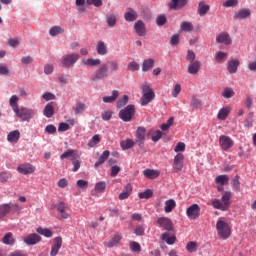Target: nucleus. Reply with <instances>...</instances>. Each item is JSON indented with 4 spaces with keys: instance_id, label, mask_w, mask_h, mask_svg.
Listing matches in <instances>:
<instances>
[{
    "instance_id": "1",
    "label": "nucleus",
    "mask_w": 256,
    "mask_h": 256,
    "mask_svg": "<svg viewBox=\"0 0 256 256\" xmlns=\"http://www.w3.org/2000/svg\"><path fill=\"white\" fill-rule=\"evenodd\" d=\"M231 197H233L231 191L223 192L221 200H212V207H214V209H219L220 211H228L229 207H231Z\"/></svg>"
},
{
    "instance_id": "2",
    "label": "nucleus",
    "mask_w": 256,
    "mask_h": 256,
    "mask_svg": "<svg viewBox=\"0 0 256 256\" xmlns=\"http://www.w3.org/2000/svg\"><path fill=\"white\" fill-rule=\"evenodd\" d=\"M216 231L218 233V237L221 239H229L231 237V225L225 222V220H218L216 223Z\"/></svg>"
},
{
    "instance_id": "3",
    "label": "nucleus",
    "mask_w": 256,
    "mask_h": 256,
    "mask_svg": "<svg viewBox=\"0 0 256 256\" xmlns=\"http://www.w3.org/2000/svg\"><path fill=\"white\" fill-rule=\"evenodd\" d=\"M154 99L155 92H153V89H151V86H149V84H144L142 86V97L140 99L142 107H145V105H149V103H151Z\"/></svg>"
},
{
    "instance_id": "4",
    "label": "nucleus",
    "mask_w": 256,
    "mask_h": 256,
    "mask_svg": "<svg viewBox=\"0 0 256 256\" xmlns=\"http://www.w3.org/2000/svg\"><path fill=\"white\" fill-rule=\"evenodd\" d=\"M133 117H135V105L133 104L128 105L119 112V118L124 121V123L133 121Z\"/></svg>"
},
{
    "instance_id": "5",
    "label": "nucleus",
    "mask_w": 256,
    "mask_h": 256,
    "mask_svg": "<svg viewBox=\"0 0 256 256\" xmlns=\"http://www.w3.org/2000/svg\"><path fill=\"white\" fill-rule=\"evenodd\" d=\"M15 113L17 117L21 119V121H31V119H33V117L36 115L35 110L29 108H18Z\"/></svg>"
},
{
    "instance_id": "6",
    "label": "nucleus",
    "mask_w": 256,
    "mask_h": 256,
    "mask_svg": "<svg viewBox=\"0 0 256 256\" xmlns=\"http://www.w3.org/2000/svg\"><path fill=\"white\" fill-rule=\"evenodd\" d=\"M109 76V67L107 64L100 66L91 76V81H99Z\"/></svg>"
},
{
    "instance_id": "7",
    "label": "nucleus",
    "mask_w": 256,
    "mask_h": 256,
    "mask_svg": "<svg viewBox=\"0 0 256 256\" xmlns=\"http://www.w3.org/2000/svg\"><path fill=\"white\" fill-rule=\"evenodd\" d=\"M78 61H79V54L77 53L67 54L62 58V65L63 67L69 68V67H73V65H75V63H77Z\"/></svg>"
},
{
    "instance_id": "8",
    "label": "nucleus",
    "mask_w": 256,
    "mask_h": 256,
    "mask_svg": "<svg viewBox=\"0 0 256 256\" xmlns=\"http://www.w3.org/2000/svg\"><path fill=\"white\" fill-rule=\"evenodd\" d=\"M186 215L189 219H199L201 216V207H199L198 204L189 206L186 210Z\"/></svg>"
},
{
    "instance_id": "9",
    "label": "nucleus",
    "mask_w": 256,
    "mask_h": 256,
    "mask_svg": "<svg viewBox=\"0 0 256 256\" xmlns=\"http://www.w3.org/2000/svg\"><path fill=\"white\" fill-rule=\"evenodd\" d=\"M11 209H15V211H21V207L17 204H13L12 206L9 204L0 205V219L9 215L11 213Z\"/></svg>"
},
{
    "instance_id": "10",
    "label": "nucleus",
    "mask_w": 256,
    "mask_h": 256,
    "mask_svg": "<svg viewBox=\"0 0 256 256\" xmlns=\"http://www.w3.org/2000/svg\"><path fill=\"white\" fill-rule=\"evenodd\" d=\"M147 133V129H145V127L140 126L137 128L136 130V134H135V143L141 147V145L145 144V135Z\"/></svg>"
},
{
    "instance_id": "11",
    "label": "nucleus",
    "mask_w": 256,
    "mask_h": 256,
    "mask_svg": "<svg viewBox=\"0 0 256 256\" xmlns=\"http://www.w3.org/2000/svg\"><path fill=\"white\" fill-rule=\"evenodd\" d=\"M219 144L222 151H229L233 147V139L229 136L221 135L219 137Z\"/></svg>"
},
{
    "instance_id": "12",
    "label": "nucleus",
    "mask_w": 256,
    "mask_h": 256,
    "mask_svg": "<svg viewBox=\"0 0 256 256\" xmlns=\"http://www.w3.org/2000/svg\"><path fill=\"white\" fill-rule=\"evenodd\" d=\"M157 223L159 225V227H162L163 229H165V231H174L173 229V221H171V219L166 218V217H160L157 219Z\"/></svg>"
},
{
    "instance_id": "13",
    "label": "nucleus",
    "mask_w": 256,
    "mask_h": 256,
    "mask_svg": "<svg viewBox=\"0 0 256 256\" xmlns=\"http://www.w3.org/2000/svg\"><path fill=\"white\" fill-rule=\"evenodd\" d=\"M188 2L189 0H171L168 3V8L170 11H179V9H183Z\"/></svg>"
},
{
    "instance_id": "14",
    "label": "nucleus",
    "mask_w": 256,
    "mask_h": 256,
    "mask_svg": "<svg viewBox=\"0 0 256 256\" xmlns=\"http://www.w3.org/2000/svg\"><path fill=\"white\" fill-rule=\"evenodd\" d=\"M81 157V152L79 150L68 149L62 155H60V159H69L70 161H75V159H79Z\"/></svg>"
},
{
    "instance_id": "15",
    "label": "nucleus",
    "mask_w": 256,
    "mask_h": 256,
    "mask_svg": "<svg viewBox=\"0 0 256 256\" xmlns=\"http://www.w3.org/2000/svg\"><path fill=\"white\" fill-rule=\"evenodd\" d=\"M185 159V156L181 153H178L174 157V162H173V169L175 173H179V171L183 170V161Z\"/></svg>"
},
{
    "instance_id": "16",
    "label": "nucleus",
    "mask_w": 256,
    "mask_h": 256,
    "mask_svg": "<svg viewBox=\"0 0 256 256\" xmlns=\"http://www.w3.org/2000/svg\"><path fill=\"white\" fill-rule=\"evenodd\" d=\"M63 245V238L61 236L55 237L53 240V245L50 251V256H56L59 253Z\"/></svg>"
},
{
    "instance_id": "17",
    "label": "nucleus",
    "mask_w": 256,
    "mask_h": 256,
    "mask_svg": "<svg viewBox=\"0 0 256 256\" xmlns=\"http://www.w3.org/2000/svg\"><path fill=\"white\" fill-rule=\"evenodd\" d=\"M17 171L22 175H31L32 173H35V167L31 164H21L18 166Z\"/></svg>"
},
{
    "instance_id": "18",
    "label": "nucleus",
    "mask_w": 256,
    "mask_h": 256,
    "mask_svg": "<svg viewBox=\"0 0 256 256\" xmlns=\"http://www.w3.org/2000/svg\"><path fill=\"white\" fill-rule=\"evenodd\" d=\"M133 193V186L130 183L126 184L124 190L119 194L118 199L120 201H125V199H129L131 194Z\"/></svg>"
},
{
    "instance_id": "19",
    "label": "nucleus",
    "mask_w": 256,
    "mask_h": 256,
    "mask_svg": "<svg viewBox=\"0 0 256 256\" xmlns=\"http://www.w3.org/2000/svg\"><path fill=\"white\" fill-rule=\"evenodd\" d=\"M200 69H201V62L199 60H196L195 62L189 63L187 72L189 73V75H197Z\"/></svg>"
},
{
    "instance_id": "20",
    "label": "nucleus",
    "mask_w": 256,
    "mask_h": 256,
    "mask_svg": "<svg viewBox=\"0 0 256 256\" xmlns=\"http://www.w3.org/2000/svg\"><path fill=\"white\" fill-rule=\"evenodd\" d=\"M41 241V236L39 234H29L26 238H24V243L26 245H37Z\"/></svg>"
},
{
    "instance_id": "21",
    "label": "nucleus",
    "mask_w": 256,
    "mask_h": 256,
    "mask_svg": "<svg viewBox=\"0 0 256 256\" xmlns=\"http://www.w3.org/2000/svg\"><path fill=\"white\" fill-rule=\"evenodd\" d=\"M216 41L218 43H224V45H231L233 41L231 40V36L227 32H222L216 37Z\"/></svg>"
},
{
    "instance_id": "22",
    "label": "nucleus",
    "mask_w": 256,
    "mask_h": 256,
    "mask_svg": "<svg viewBox=\"0 0 256 256\" xmlns=\"http://www.w3.org/2000/svg\"><path fill=\"white\" fill-rule=\"evenodd\" d=\"M137 17V11H135L133 8H129L128 11L124 14V19L125 21H128V23L137 21Z\"/></svg>"
},
{
    "instance_id": "23",
    "label": "nucleus",
    "mask_w": 256,
    "mask_h": 256,
    "mask_svg": "<svg viewBox=\"0 0 256 256\" xmlns=\"http://www.w3.org/2000/svg\"><path fill=\"white\" fill-rule=\"evenodd\" d=\"M134 29L139 37H145V23L143 22V20H138L134 24Z\"/></svg>"
},
{
    "instance_id": "24",
    "label": "nucleus",
    "mask_w": 256,
    "mask_h": 256,
    "mask_svg": "<svg viewBox=\"0 0 256 256\" xmlns=\"http://www.w3.org/2000/svg\"><path fill=\"white\" fill-rule=\"evenodd\" d=\"M249 17H251V10L245 9V8L240 9L238 12H236V13L234 14V19H235V20H238V19H247V18H249Z\"/></svg>"
},
{
    "instance_id": "25",
    "label": "nucleus",
    "mask_w": 256,
    "mask_h": 256,
    "mask_svg": "<svg viewBox=\"0 0 256 256\" xmlns=\"http://www.w3.org/2000/svg\"><path fill=\"white\" fill-rule=\"evenodd\" d=\"M135 143L137 142H135L133 139L127 138L126 140L120 142V147L122 151H127L129 149H133L135 147Z\"/></svg>"
},
{
    "instance_id": "26",
    "label": "nucleus",
    "mask_w": 256,
    "mask_h": 256,
    "mask_svg": "<svg viewBox=\"0 0 256 256\" xmlns=\"http://www.w3.org/2000/svg\"><path fill=\"white\" fill-rule=\"evenodd\" d=\"M153 67H155V59L148 58V59H145L142 63V71L144 73H147V71H151Z\"/></svg>"
},
{
    "instance_id": "27",
    "label": "nucleus",
    "mask_w": 256,
    "mask_h": 256,
    "mask_svg": "<svg viewBox=\"0 0 256 256\" xmlns=\"http://www.w3.org/2000/svg\"><path fill=\"white\" fill-rule=\"evenodd\" d=\"M109 155H111V152H109V150H105L99 157L98 161L94 164L95 169H99V167L105 163V160L109 159Z\"/></svg>"
},
{
    "instance_id": "28",
    "label": "nucleus",
    "mask_w": 256,
    "mask_h": 256,
    "mask_svg": "<svg viewBox=\"0 0 256 256\" xmlns=\"http://www.w3.org/2000/svg\"><path fill=\"white\" fill-rule=\"evenodd\" d=\"M239 65H240L239 60H235V59L230 60L227 65L228 72L231 74L236 73L239 68Z\"/></svg>"
},
{
    "instance_id": "29",
    "label": "nucleus",
    "mask_w": 256,
    "mask_h": 256,
    "mask_svg": "<svg viewBox=\"0 0 256 256\" xmlns=\"http://www.w3.org/2000/svg\"><path fill=\"white\" fill-rule=\"evenodd\" d=\"M229 113H231V107L226 106L219 110L217 117L220 121H225L229 117Z\"/></svg>"
},
{
    "instance_id": "30",
    "label": "nucleus",
    "mask_w": 256,
    "mask_h": 256,
    "mask_svg": "<svg viewBox=\"0 0 256 256\" xmlns=\"http://www.w3.org/2000/svg\"><path fill=\"white\" fill-rule=\"evenodd\" d=\"M210 6L205 3V1H201L198 5V14L200 17H204L209 12Z\"/></svg>"
},
{
    "instance_id": "31",
    "label": "nucleus",
    "mask_w": 256,
    "mask_h": 256,
    "mask_svg": "<svg viewBox=\"0 0 256 256\" xmlns=\"http://www.w3.org/2000/svg\"><path fill=\"white\" fill-rule=\"evenodd\" d=\"M20 138L21 133L19 132V130H14L8 134L7 141H9V143H17Z\"/></svg>"
},
{
    "instance_id": "32",
    "label": "nucleus",
    "mask_w": 256,
    "mask_h": 256,
    "mask_svg": "<svg viewBox=\"0 0 256 256\" xmlns=\"http://www.w3.org/2000/svg\"><path fill=\"white\" fill-rule=\"evenodd\" d=\"M96 51H97L98 55H102V56L107 55V53H108L107 45H105L104 41L99 40L97 42Z\"/></svg>"
},
{
    "instance_id": "33",
    "label": "nucleus",
    "mask_w": 256,
    "mask_h": 256,
    "mask_svg": "<svg viewBox=\"0 0 256 256\" xmlns=\"http://www.w3.org/2000/svg\"><path fill=\"white\" fill-rule=\"evenodd\" d=\"M161 239L165 241L167 245H175V241H177V237L175 235L169 236L168 232L163 233Z\"/></svg>"
},
{
    "instance_id": "34",
    "label": "nucleus",
    "mask_w": 256,
    "mask_h": 256,
    "mask_svg": "<svg viewBox=\"0 0 256 256\" xmlns=\"http://www.w3.org/2000/svg\"><path fill=\"white\" fill-rule=\"evenodd\" d=\"M123 239V236L121 234H115L110 241L106 243V247H115V245H119V242Z\"/></svg>"
},
{
    "instance_id": "35",
    "label": "nucleus",
    "mask_w": 256,
    "mask_h": 256,
    "mask_svg": "<svg viewBox=\"0 0 256 256\" xmlns=\"http://www.w3.org/2000/svg\"><path fill=\"white\" fill-rule=\"evenodd\" d=\"M43 114L50 119L53 115H55V108L53 107V103H48L43 110Z\"/></svg>"
},
{
    "instance_id": "36",
    "label": "nucleus",
    "mask_w": 256,
    "mask_h": 256,
    "mask_svg": "<svg viewBox=\"0 0 256 256\" xmlns=\"http://www.w3.org/2000/svg\"><path fill=\"white\" fill-rule=\"evenodd\" d=\"M83 65H86L87 67H99V65H101V59L88 58L86 61H83Z\"/></svg>"
},
{
    "instance_id": "37",
    "label": "nucleus",
    "mask_w": 256,
    "mask_h": 256,
    "mask_svg": "<svg viewBox=\"0 0 256 256\" xmlns=\"http://www.w3.org/2000/svg\"><path fill=\"white\" fill-rule=\"evenodd\" d=\"M143 175L147 177V179H157L160 173L158 170L146 169L143 171Z\"/></svg>"
},
{
    "instance_id": "38",
    "label": "nucleus",
    "mask_w": 256,
    "mask_h": 256,
    "mask_svg": "<svg viewBox=\"0 0 256 256\" xmlns=\"http://www.w3.org/2000/svg\"><path fill=\"white\" fill-rule=\"evenodd\" d=\"M180 29H181V31H184V33H191L194 29L193 23H191L189 21H183L180 24Z\"/></svg>"
},
{
    "instance_id": "39",
    "label": "nucleus",
    "mask_w": 256,
    "mask_h": 256,
    "mask_svg": "<svg viewBox=\"0 0 256 256\" xmlns=\"http://www.w3.org/2000/svg\"><path fill=\"white\" fill-rule=\"evenodd\" d=\"M176 207H177V202H175V200L173 199H169L165 202L164 211L165 213H171V211H173V209Z\"/></svg>"
},
{
    "instance_id": "40",
    "label": "nucleus",
    "mask_w": 256,
    "mask_h": 256,
    "mask_svg": "<svg viewBox=\"0 0 256 256\" xmlns=\"http://www.w3.org/2000/svg\"><path fill=\"white\" fill-rule=\"evenodd\" d=\"M106 23L108 27H115L117 25V15L116 14H107Z\"/></svg>"
},
{
    "instance_id": "41",
    "label": "nucleus",
    "mask_w": 256,
    "mask_h": 256,
    "mask_svg": "<svg viewBox=\"0 0 256 256\" xmlns=\"http://www.w3.org/2000/svg\"><path fill=\"white\" fill-rule=\"evenodd\" d=\"M63 33H65V29H63L61 26H53L49 30V35H51V37H57V35H61Z\"/></svg>"
},
{
    "instance_id": "42",
    "label": "nucleus",
    "mask_w": 256,
    "mask_h": 256,
    "mask_svg": "<svg viewBox=\"0 0 256 256\" xmlns=\"http://www.w3.org/2000/svg\"><path fill=\"white\" fill-rule=\"evenodd\" d=\"M117 97H119V91L113 90L112 91V96L103 97V102L104 103H114V101L117 100Z\"/></svg>"
},
{
    "instance_id": "43",
    "label": "nucleus",
    "mask_w": 256,
    "mask_h": 256,
    "mask_svg": "<svg viewBox=\"0 0 256 256\" xmlns=\"http://www.w3.org/2000/svg\"><path fill=\"white\" fill-rule=\"evenodd\" d=\"M9 103H10V107H12L14 113L19 110V97L17 95H13L10 100H9Z\"/></svg>"
},
{
    "instance_id": "44",
    "label": "nucleus",
    "mask_w": 256,
    "mask_h": 256,
    "mask_svg": "<svg viewBox=\"0 0 256 256\" xmlns=\"http://www.w3.org/2000/svg\"><path fill=\"white\" fill-rule=\"evenodd\" d=\"M36 231L39 233V235H43L44 237H53V232L49 230V228L38 227Z\"/></svg>"
},
{
    "instance_id": "45",
    "label": "nucleus",
    "mask_w": 256,
    "mask_h": 256,
    "mask_svg": "<svg viewBox=\"0 0 256 256\" xmlns=\"http://www.w3.org/2000/svg\"><path fill=\"white\" fill-rule=\"evenodd\" d=\"M101 143V136L99 134L94 135L88 142V146L90 148L96 147V145H99Z\"/></svg>"
},
{
    "instance_id": "46",
    "label": "nucleus",
    "mask_w": 256,
    "mask_h": 256,
    "mask_svg": "<svg viewBox=\"0 0 256 256\" xmlns=\"http://www.w3.org/2000/svg\"><path fill=\"white\" fill-rule=\"evenodd\" d=\"M215 183L218 185H227L229 183V176L219 175L215 178Z\"/></svg>"
},
{
    "instance_id": "47",
    "label": "nucleus",
    "mask_w": 256,
    "mask_h": 256,
    "mask_svg": "<svg viewBox=\"0 0 256 256\" xmlns=\"http://www.w3.org/2000/svg\"><path fill=\"white\" fill-rule=\"evenodd\" d=\"M2 242L5 245H13L15 243V239H13V233L8 232L2 239Z\"/></svg>"
},
{
    "instance_id": "48",
    "label": "nucleus",
    "mask_w": 256,
    "mask_h": 256,
    "mask_svg": "<svg viewBox=\"0 0 256 256\" xmlns=\"http://www.w3.org/2000/svg\"><path fill=\"white\" fill-rule=\"evenodd\" d=\"M106 188H107V183H105V181L97 182L94 187L97 193H103Z\"/></svg>"
},
{
    "instance_id": "49",
    "label": "nucleus",
    "mask_w": 256,
    "mask_h": 256,
    "mask_svg": "<svg viewBox=\"0 0 256 256\" xmlns=\"http://www.w3.org/2000/svg\"><path fill=\"white\" fill-rule=\"evenodd\" d=\"M167 23V16L165 14H160L156 17V25L158 27H163Z\"/></svg>"
},
{
    "instance_id": "50",
    "label": "nucleus",
    "mask_w": 256,
    "mask_h": 256,
    "mask_svg": "<svg viewBox=\"0 0 256 256\" xmlns=\"http://www.w3.org/2000/svg\"><path fill=\"white\" fill-rule=\"evenodd\" d=\"M139 199H151L153 197V190L147 189L144 192L138 194Z\"/></svg>"
},
{
    "instance_id": "51",
    "label": "nucleus",
    "mask_w": 256,
    "mask_h": 256,
    "mask_svg": "<svg viewBox=\"0 0 256 256\" xmlns=\"http://www.w3.org/2000/svg\"><path fill=\"white\" fill-rule=\"evenodd\" d=\"M129 245L133 253H141V245L139 244V242L131 241Z\"/></svg>"
},
{
    "instance_id": "52",
    "label": "nucleus",
    "mask_w": 256,
    "mask_h": 256,
    "mask_svg": "<svg viewBox=\"0 0 256 256\" xmlns=\"http://www.w3.org/2000/svg\"><path fill=\"white\" fill-rule=\"evenodd\" d=\"M198 245L197 242L195 241H190L186 245V249L189 253H195L197 251Z\"/></svg>"
},
{
    "instance_id": "53",
    "label": "nucleus",
    "mask_w": 256,
    "mask_h": 256,
    "mask_svg": "<svg viewBox=\"0 0 256 256\" xmlns=\"http://www.w3.org/2000/svg\"><path fill=\"white\" fill-rule=\"evenodd\" d=\"M127 103H129V96L124 95L122 99L118 100L116 107H117V109H121V107H125V105H127Z\"/></svg>"
},
{
    "instance_id": "54",
    "label": "nucleus",
    "mask_w": 256,
    "mask_h": 256,
    "mask_svg": "<svg viewBox=\"0 0 256 256\" xmlns=\"http://www.w3.org/2000/svg\"><path fill=\"white\" fill-rule=\"evenodd\" d=\"M190 105H191L192 109H200V107L202 105V102L199 98L194 96L191 99V104Z\"/></svg>"
},
{
    "instance_id": "55",
    "label": "nucleus",
    "mask_w": 256,
    "mask_h": 256,
    "mask_svg": "<svg viewBox=\"0 0 256 256\" xmlns=\"http://www.w3.org/2000/svg\"><path fill=\"white\" fill-rule=\"evenodd\" d=\"M83 111H85V103L78 102L76 104V107L74 108L75 115H79V114L83 113Z\"/></svg>"
},
{
    "instance_id": "56",
    "label": "nucleus",
    "mask_w": 256,
    "mask_h": 256,
    "mask_svg": "<svg viewBox=\"0 0 256 256\" xmlns=\"http://www.w3.org/2000/svg\"><path fill=\"white\" fill-rule=\"evenodd\" d=\"M226 57H227L226 52L219 51V52H217L215 59L218 63H223V61H225Z\"/></svg>"
},
{
    "instance_id": "57",
    "label": "nucleus",
    "mask_w": 256,
    "mask_h": 256,
    "mask_svg": "<svg viewBox=\"0 0 256 256\" xmlns=\"http://www.w3.org/2000/svg\"><path fill=\"white\" fill-rule=\"evenodd\" d=\"M196 59V55H195V52L193 50H188L187 51V55H186V60L189 62V63H194Z\"/></svg>"
},
{
    "instance_id": "58",
    "label": "nucleus",
    "mask_w": 256,
    "mask_h": 256,
    "mask_svg": "<svg viewBox=\"0 0 256 256\" xmlns=\"http://www.w3.org/2000/svg\"><path fill=\"white\" fill-rule=\"evenodd\" d=\"M232 187L235 189V191H239V189H241V182H239V176H235L232 179Z\"/></svg>"
},
{
    "instance_id": "59",
    "label": "nucleus",
    "mask_w": 256,
    "mask_h": 256,
    "mask_svg": "<svg viewBox=\"0 0 256 256\" xmlns=\"http://www.w3.org/2000/svg\"><path fill=\"white\" fill-rule=\"evenodd\" d=\"M233 95H235V92L233 91V89L231 88H226L224 89V92L222 94V96L225 98V99H231V97H233Z\"/></svg>"
},
{
    "instance_id": "60",
    "label": "nucleus",
    "mask_w": 256,
    "mask_h": 256,
    "mask_svg": "<svg viewBox=\"0 0 256 256\" xmlns=\"http://www.w3.org/2000/svg\"><path fill=\"white\" fill-rule=\"evenodd\" d=\"M175 153H183L185 151V143L178 142L174 148Z\"/></svg>"
},
{
    "instance_id": "61",
    "label": "nucleus",
    "mask_w": 256,
    "mask_h": 256,
    "mask_svg": "<svg viewBox=\"0 0 256 256\" xmlns=\"http://www.w3.org/2000/svg\"><path fill=\"white\" fill-rule=\"evenodd\" d=\"M170 44L175 47L179 45V34H173L170 38Z\"/></svg>"
},
{
    "instance_id": "62",
    "label": "nucleus",
    "mask_w": 256,
    "mask_h": 256,
    "mask_svg": "<svg viewBox=\"0 0 256 256\" xmlns=\"http://www.w3.org/2000/svg\"><path fill=\"white\" fill-rule=\"evenodd\" d=\"M110 71L115 72L119 71V63L116 60H112L109 62Z\"/></svg>"
},
{
    "instance_id": "63",
    "label": "nucleus",
    "mask_w": 256,
    "mask_h": 256,
    "mask_svg": "<svg viewBox=\"0 0 256 256\" xmlns=\"http://www.w3.org/2000/svg\"><path fill=\"white\" fill-rule=\"evenodd\" d=\"M237 5H239L237 0H227L223 3V7H237Z\"/></svg>"
},
{
    "instance_id": "64",
    "label": "nucleus",
    "mask_w": 256,
    "mask_h": 256,
    "mask_svg": "<svg viewBox=\"0 0 256 256\" xmlns=\"http://www.w3.org/2000/svg\"><path fill=\"white\" fill-rule=\"evenodd\" d=\"M127 69L128 71H139V64L137 62H130Z\"/></svg>"
}]
</instances>
